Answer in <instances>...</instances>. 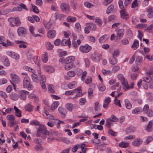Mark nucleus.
Instances as JSON below:
<instances>
[{"mask_svg":"<svg viewBox=\"0 0 153 153\" xmlns=\"http://www.w3.org/2000/svg\"><path fill=\"white\" fill-rule=\"evenodd\" d=\"M49 132L47 130L46 127L43 124H40L38 128L37 129L36 136L39 137L40 134L44 135H48Z\"/></svg>","mask_w":153,"mask_h":153,"instance_id":"obj_1","label":"nucleus"},{"mask_svg":"<svg viewBox=\"0 0 153 153\" xmlns=\"http://www.w3.org/2000/svg\"><path fill=\"white\" fill-rule=\"evenodd\" d=\"M119 119L114 115H111L109 118L106 119L105 125L107 127L109 128L113 125V123L118 122Z\"/></svg>","mask_w":153,"mask_h":153,"instance_id":"obj_2","label":"nucleus"},{"mask_svg":"<svg viewBox=\"0 0 153 153\" xmlns=\"http://www.w3.org/2000/svg\"><path fill=\"white\" fill-rule=\"evenodd\" d=\"M23 68L25 70L28 71L32 73V74H31V78L33 82H39V80L37 76L35 74V70L26 66H24L23 67Z\"/></svg>","mask_w":153,"mask_h":153,"instance_id":"obj_3","label":"nucleus"},{"mask_svg":"<svg viewBox=\"0 0 153 153\" xmlns=\"http://www.w3.org/2000/svg\"><path fill=\"white\" fill-rule=\"evenodd\" d=\"M30 79L28 76H26L24 78L23 82V86L24 88H27L28 90H32L33 88L32 85L30 84Z\"/></svg>","mask_w":153,"mask_h":153,"instance_id":"obj_4","label":"nucleus"},{"mask_svg":"<svg viewBox=\"0 0 153 153\" xmlns=\"http://www.w3.org/2000/svg\"><path fill=\"white\" fill-rule=\"evenodd\" d=\"M62 11L65 13H68L70 11V7L69 4L66 3H62L60 6Z\"/></svg>","mask_w":153,"mask_h":153,"instance_id":"obj_5","label":"nucleus"},{"mask_svg":"<svg viewBox=\"0 0 153 153\" xmlns=\"http://www.w3.org/2000/svg\"><path fill=\"white\" fill-rule=\"evenodd\" d=\"M91 49V47L88 44H85L84 45L80 46L79 50L82 53H87Z\"/></svg>","mask_w":153,"mask_h":153,"instance_id":"obj_6","label":"nucleus"},{"mask_svg":"<svg viewBox=\"0 0 153 153\" xmlns=\"http://www.w3.org/2000/svg\"><path fill=\"white\" fill-rule=\"evenodd\" d=\"M17 33L19 36H25L27 34L26 29L23 27H20L18 28Z\"/></svg>","mask_w":153,"mask_h":153,"instance_id":"obj_7","label":"nucleus"},{"mask_svg":"<svg viewBox=\"0 0 153 153\" xmlns=\"http://www.w3.org/2000/svg\"><path fill=\"white\" fill-rule=\"evenodd\" d=\"M7 55L11 58L17 59H19V56L18 54L11 51H8L6 52Z\"/></svg>","mask_w":153,"mask_h":153,"instance_id":"obj_8","label":"nucleus"},{"mask_svg":"<svg viewBox=\"0 0 153 153\" xmlns=\"http://www.w3.org/2000/svg\"><path fill=\"white\" fill-rule=\"evenodd\" d=\"M10 77L13 82L15 83H18L20 82V78L16 74H11Z\"/></svg>","mask_w":153,"mask_h":153,"instance_id":"obj_9","label":"nucleus"},{"mask_svg":"<svg viewBox=\"0 0 153 153\" xmlns=\"http://www.w3.org/2000/svg\"><path fill=\"white\" fill-rule=\"evenodd\" d=\"M143 142V140L140 138H138L136 139L133 141L132 144L134 146H137L142 144Z\"/></svg>","mask_w":153,"mask_h":153,"instance_id":"obj_10","label":"nucleus"},{"mask_svg":"<svg viewBox=\"0 0 153 153\" xmlns=\"http://www.w3.org/2000/svg\"><path fill=\"white\" fill-rule=\"evenodd\" d=\"M116 36L117 39H120L123 37L124 33V30L123 29H120L117 31Z\"/></svg>","mask_w":153,"mask_h":153,"instance_id":"obj_11","label":"nucleus"},{"mask_svg":"<svg viewBox=\"0 0 153 153\" xmlns=\"http://www.w3.org/2000/svg\"><path fill=\"white\" fill-rule=\"evenodd\" d=\"M29 92L25 90H21L20 92V99L25 100L26 99V96L28 95Z\"/></svg>","mask_w":153,"mask_h":153,"instance_id":"obj_12","label":"nucleus"},{"mask_svg":"<svg viewBox=\"0 0 153 153\" xmlns=\"http://www.w3.org/2000/svg\"><path fill=\"white\" fill-rule=\"evenodd\" d=\"M44 70L49 73L53 72L55 71L54 68L50 65H46L43 67Z\"/></svg>","mask_w":153,"mask_h":153,"instance_id":"obj_13","label":"nucleus"},{"mask_svg":"<svg viewBox=\"0 0 153 153\" xmlns=\"http://www.w3.org/2000/svg\"><path fill=\"white\" fill-rule=\"evenodd\" d=\"M121 17L124 19H128L129 16L126 10L125 9H123L120 11Z\"/></svg>","mask_w":153,"mask_h":153,"instance_id":"obj_14","label":"nucleus"},{"mask_svg":"<svg viewBox=\"0 0 153 153\" xmlns=\"http://www.w3.org/2000/svg\"><path fill=\"white\" fill-rule=\"evenodd\" d=\"M147 12L148 13L147 16L149 18L153 17V7H148L146 9Z\"/></svg>","mask_w":153,"mask_h":153,"instance_id":"obj_15","label":"nucleus"},{"mask_svg":"<svg viewBox=\"0 0 153 153\" xmlns=\"http://www.w3.org/2000/svg\"><path fill=\"white\" fill-rule=\"evenodd\" d=\"M59 112L62 115L61 117L62 118H65L67 111L65 108L62 107H59L58 109Z\"/></svg>","mask_w":153,"mask_h":153,"instance_id":"obj_16","label":"nucleus"},{"mask_svg":"<svg viewBox=\"0 0 153 153\" xmlns=\"http://www.w3.org/2000/svg\"><path fill=\"white\" fill-rule=\"evenodd\" d=\"M42 113L43 116L47 119H52L53 118V117L49 114V113L47 111H42Z\"/></svg>","mask_w":153,"mask_h":153,"instance_id":"obj_17","label":"nucleus"},{"mask_svg":"<svg viewBox=\"0 0 153 153\" xmlns=\"http://www.w3.org/2000/svg\"><path fill=\"white\" fill-rule=\"evenodd\" d=\"M75 59V57L72 56H70L65 58L64 63H73L72 62Z\"/></svg>","mask_w":153,"mask_h":153,"instance_id":"obj_18","label":"nucleus"},{"mask_svg":"<svg viewBox=\"0 0 153 153\" xmlns=\"http://www.w3.org/2000/svg\"><path fill=\"white\" fill-rule=\"evenodd\" d=\"M66 108L69 111H71L75 107V105L71 103H68L65 105Z\"/></svg>","mask_w":153,"mask_h":153,"instance_id":"obj_19","label":"nucleus"},{"mask_svg":"<svg viewBox=\"0 0 153 153\" xmlns=\"http://www.w3.org/2000/svg\"><path fill=\"white\" fill-rule=\"evenodd\" d=\"M56 35V31L53 30H50L47 33L48 37L50 39L54 38Z\"/></svg>","mask_w":153,"mask_h":153,"instance_id":"obj_20","label":"nucleus"},{"mask_svg":"<svg viewBox=\"0 0 153 153\" xmlns=\"http://www.w3.org/2000/svg\"><path fill=\"white\" fill-rule=\"evenodd\" d=\"M3 62L4 65L7 67L10 66V63L8 58L6 56L3 57Z\"/></svg>","mask_w":153,"mask_h":153,"instance_id":"obj_21","label":"nucleus"},{"mask_svg":"<svg viewBox=\"0 0 153 153\" xmlns=\"http://www.w3.org/2000/svg\"><path fill=\"white\" fill-rule=\"evenodd\" d=\"M109 38L108 35H104L100 37L99 39V42L100 43L105 42Z\"/></svg>","mask_w":153,"mask_h":153,"instance_id":"obj_22","label":"nucleus"},{"mask_svg":"<svg viewBox=\"0 0 153 153\" xmlns=\"http://www.w3.org/2000/svg\"><path fill=\"white\" fill-rule=\"evenodd\" d=\"M10 98L13 100H16L19 98L18 95L15 93H12L10 94Z\"/></svg>","mask_w":153,"mask_h":153,"instance_id":"obj_23","label":"nucleus"},{"mask_svg":"<svg viewBox=\"0 0 153 153\" xmlns=\"http://www.w3.org/2000/svg\"><path fill=\"white\" fill-rule=\"evenodd\" d=\"M110 102L111 100L110 97H105L104 100V103L103 104V107L105 108H106Z\"/></svg>","mask_w":153,"mask_h":153,"instance_id":"obj_24","label":"nucleus"},{"mask_svg":"<svg viewBox=\"0 0 153 153\" xmlns=\"http://www.w3.org/2000/svg\"><path fill=\"white\" fill-rule=\"evenodd\" d=\"M121 82L122 85H123V88L125 91L127 89H129V85L127 81L126 80Z\"/></svg>","mask_w":153,"mask_h":153,"instance_id":"obj_25","label":"nucleus"},{"mask_svg":"<svg viewBox=\"0 0 153 153\" xmlns=\"http://www.w3.org/2000/svg\"><path fill=\"white\" fill-rule=\"evenodd\" d=\"M86 26L91 30H94L96 28V25L92 23H88L86 24Z\"/></svg>","mask_w":153,"mask_h":153,"instance_id":"obj_26","label":"nucleus"},{"mask_svg":"<svg viewBox=\"0 0 153 153\" xmlns=\"http://www.w3.org/2000/svg\"><path fill=\"white\" fill-rule=\"evenodd\" d=\"M152 121H150L146 126V130L148 132H151L152 131Z\"/></svg>","mask_w":153,"mask_h":153,"instance_id":"obj_27","label":"nucleus"},{"mask_svg":"<svg viewBox=\"0 0 153 153\" xmlns=\"http://www.w3.org/2000/svg\"><path fill=\"white\" fill-rule=\"evenodd\" d=\"M124 102L126 107L127 109H130L131 108L132 105L128 99H125L124 100Z\"/></svg>","mask_w":153,"mask_h":153,"instance_id":"obj_28","label":"nucleus"},{"mask_svg":"<svg viewBox=\"0 0 153 153\" xmlns=\"http://www.w3.org/2000/svg\"><path fill=\"white\" fill-rule=\"evenodd\" d=\"M137 0H134L131 5V8L135 10H137L138 8V4L137 3Z\"/></svg>","mask_w":153,"mask_h":153,"instance_id":"obj_29","label":"nucleus"},{"mask_svg":"<svg viewBox=\"0 0 153 153\" xmlns=\"http://www.w3.org/2000/svg\"><path fill=\"white\" fill-rule=\"evenodd\" d=\"M14 108L15 110V116L18 117H21L22 116L21 111L15 106H14Z\"/></svg>","mask_w":153,"mask_h":153,"instance_id":"obj_30","label":"nucleus"},{"mask_svg":"<svg viewBox=\"0 0 153 153\" xmlns=\"http://www.w3.org/2000/svg\"><path fill=\"white\" fill-rule=\"evenodd\" d=\"M77 85V83L75 81L72 82L68 85V87L70 89H72L76 87Z\"/></svg>","mask_w":153,"mask_h":153,"instance_id":"obj_31","label":"nucleus"},{"mask_svg":"<svg viewBox=\"0 0 153 153\" xmlns=\"http://www.w3.org/2000/svg\"><path fill=\"white\" fill-rule=\"evenodd\" d=\"M65 64L64 66L65 69L66 70H68L71 69L73 67V63H65Z\"/></svg>","mask_w":153,"mask_h":153,"instance_id":"obj_32","label":"nucleus"},{"mask_svg":"<svg viewBox=\"0 0 153 153\" xmlns=\"http://www.w3.org/2000/svg\"><path fill=\"white\" fill-rule=\"evenodd\" d=\"M142 112V109L140 108H136L132 110V113L134 114H139Z\"/></svg>","mask_w":153,"mask_h":153,"instance_id":"obj_33","label":"nucleus"},{"mask_svg":"<svg viewBox=\"0 0 153 153\" xmlns=\"http://www.w3.org/2000/svg\"><path fill=\"white\" fill-rule=\"evenodd\" d=\"M119 147L121 148H126L128 146L129 143L127 142H125L123 141L119 143Z\"/></svg>","mask_w":153,"mask_h":153,"instance_id":"obj_34","label":"nucleus"},{"mask_svg":"<svg viewBox=\"0 0 153 153\" xmlns=\"http://www.w3.org/2000/svg\"><path fill=\"white\" fill-rule=\"evenodd\" d=\"M139 46V42L137 40H134V43L131 46V48L134 50L136 49Z\"/></svg>","mask_w":153,"mask_h":153,"instance_id":"obj_35","label":"nucleus"},{"mask_svg":"<svg viewBox=\"0 0 153 153\" xmlns=\"http://www.w3.org/2000/svg\"><path fill=\"white\" fill-rule=\"evenodd\" d=\"M59 104V103L58 102H54L51 105V109L53 110H55L57 108Z\"/></svg>","mask_w":153,"mask_h":153,"instance_id":"obj_36","label":"nucleus"},{"mask_svg":"<svg viewBox=\"0 0 153 153\" xmlns=\"http://www.w3.org/2000/svg\"><path fill=\"white\" fill-rule=\"evenodd\" d=\"M44 53L42 57V60L44 62L46 63L48 60V54L46 52H45Z\"/></svg>","mask_w":153,"mask_h":153,"instance_id":"obj_37","label":"nucleus"},{"mask_svg":"<svg viewBox=\"0 0 153 153\" xmlns=\"http://www.w3.org/2000/svg\"><path fill=\"white\" fill-rule=\"evenodd\" d=\"M14 25L15 26H19L21 25V22L19 17L14 18Z\"/></svg>","mask_w":153,"mask_h":153,"instance_id":"obj_38","label":"nucleus"},{"mask_svg":"<svg viewBox=\"0 0 153 153\" xmlns=\"http://www.w3.org/2000/svg\"><path fill=\"white\" fill-rule=\"evenodd\" d=\"M67 21L68 22H73L76 21V18L74 17L68 16L67 18Z\"/></svg>","mask_w":153,"mask_h":153,"instance_id":"obj_39","label":"nucleus"},{"mask_svg":"<svg viewBox=\"0 0 153 153\" xmlns=\"http://www.w3.org/2000/svg\"><path fill=\"white\" fill-rule=\"evenodd\" d=\"M70 43V42L69 40L63 39L62 40L61 44L62 46H65Z\"/></svg>","mask_w":153,"mask_h":153,"instance_id":"obj_40","label":"nucleus"},{"mask_svg":"<svg viewBox=\"0 0 153 153\" xmlns=\"http://www.w3.org/2000/svg\"><path fill=\"white\" fill-rule=\"evenodd\" d=\"M14 18H10L8 19V22L11 27H13L15 26L14 24H13V23L14 22Z\"/></svg>","mask_w":153,"mask_h":153,"instance_id":"obj_41","label":"nucleus"},{"mask_svg":"<svg viewBox=\"0 0 153 153\" xmlns=\"http://www.w3.org/2000/svg\"><path fill=\"white\" fill-rule=\"evenodd\" d=\"M25 108L26 110L30 112L32 111L33 106L30 104H28L25 106Z\"/></svg>","mask_w":153,"mask_h":153,"instance_id":"obj_42","label":"nucleus"},{"mask_svg":"<svg viewBox=\"0 0 153 153\" xmlns=\"http://www.w3.org/2000/svg\"><path fill=\"white\" fill-rule=\"evenodd\" d=\"M34 149L36 151H42L44 149V148L41 146V144H38L35 146Z\"/></svg>","mask_w":153,"mask_h":153,"instance_id":"obj_43","label":"nucleus"},{"mask_svg":"<svg viewBox=\"0 0 153 153\" xmlns=\"http://www.w3.org/2000/svg\"><path fill=\"white\" fill-rule=\"evenodd\" d=\"M46 46L47 49L48 50H51L53 48V45H52L49 42H47L46 43Z\"/></svg>","mask_w":153,"mask_h":153,"instance_id":"obj_44","label":"nucleus"},{"mask_svg":"<svg viewBox=\"0 0 153 153\" xmlns=\"http://www.w3.org/2000/svg\"><path fill=\"white\" fill-rule=\"evenodd\" d=\"M110 63L112 65H115L117 63V59L115 57H113L109 60Z\"/></svg>","mask_w":153,"mask_h":153,"instance_id":"obj_45","label":"nucleus"},{"mask_svg":"<svg viewBox=\"0 0 153 153\" xmlns=\"http://www.w3.org/2000/svg\"><path fill=\"white\" fill-rule=\"evenodd\" d=\"M95 22L100 26H101L102 24V20L98 18H96L94 20Z\"/></svg>","mask_w":153,"mask_h":153,"instance_id":"obj_46","label":"nucleus"},{"mask_svg":"<svg viewBox=\"0 0 153 153\" xmlns=\"http://www.w3.org/2000/svg\"><path fill=\"white\" fill-rule=\"evenodd\" d=\"M114 7V5L111 4L108 7L106 10V13H109L113 10Z\"/></svg>","mask_w":153,"mask_h":153,"instance_id":"obj_47","label":"nucleus"},{"mask_svg":"<svg viewBox=\"0 0 153 153\" xmlns=\"http://www.w3.org/2000/svg\"><path fill=\"white\" fill-rule=\"evenodd\" d=\"M32 10L31 9L30 10H32L34 13H38L39 12V10L37 7L35 5L32 4Z\"/></svg>","mask_w":153,"mask_h":153,"instance_id":"obj_48","label":"nucleus"},{"mask_svg":"<svg viewBox=\"0 0 153 153\" xmlns=\"http://www.w3.org/2000/svg\"><path fill=\"white\" fill-rule=\"evenodd\" d=\"M117 78L121 81V82H123L126 79L124 77V76L122 74H119L117 76Z\"/></svg>","mask_w":153,"mask_h":153,"instance_id":"obj_49","label":"nucleus"},{"mask_svg":"<svg viewBox=\"0 0 153 153\" xmlns=\"http://www.w3.org/2000/svg\"><path fill=\"white\" fill-rule=\"evenodd\" d=\"M0 97L4 99L7 97V94L4 91H0Z\"/></svg>","mask_w":153,"mask_h":153,"instance_id":"obj_50","label":"nucleus"},{"mask_svg":"<svg viewBox=\"0 0 153 153\" xmlns=\"http://www.w3.org/2000/svg\"><path fill=\"white\" fill-rule=\"evenodd\" d=\"M153 140V138L151 136H149L147 137L146 140L144 142L145 144H147Z\"/></svg>","mask_w":153,"mask_h":153,"instance_id":"obj_51","label":"nucleus"},{"mask_svg":"<svg viewBox=\"0 0 153 153\" xmlns=\"http://www.w3.org/2000/svg\"><path fill=\"white\" fill-rule=\"evenodd\" d=\"M152 80L150 77V76L144 77L143 78V81L147 83H149Z\"/></svg>","mask_w":153,"mask_h":153,"instance_id":"obj_52","label":"nucleus"},{"mask_svg":"<svg viewBox=\"0 0 153 153\" xmlns=\"http://www.w3.org/2000/svg\"><path fill=\"white\" fill-rule=\"evenodd\" d=\"M102 74L105 75H111L112 74V72L109 70L106 71L104 69L102 70Z\"/></svg>","mask_w":153,"mask_h":153,"instance_id":"obj_53","label":"nucleus"},{"mask_svg":"<svg viewBox=\"0 0 153 153\" xmlns=\"http://www.w3.org/2000/svg\"><path fill=\"white\" fill-rule=\"evenodd\" d=\"M121 43L123 45H126L128 44L129 43V41L128 40L126 39H124L121 40L120 41Z\"/></svg>","mask_w":153,"mask_h":153,"instance_id":"obj_54","label":"nucleus"},{"mask_svg":"<svg viewBox=\"0 0 153 153\" xmlns=\"http://www.w3.org/2000/svg\"><path fill=\"white\" fill-rule=\"evenodd\" d=\"M7 119L10 121L13 120L15 119V117L12 114L8 115L6 117Z\"/></svg>","mask_w":153,"mask_h":153,"instance_id":"obj_55","label":"nucleus"},{"mask_svg":"<svg viewBox=\"0 0 153 153\" xmlns=\"http://www.w3.org/2000/svg\"><path fill=\"white\" fill-rule=\"evenodd\" d=\"M30 124L32 125L38 126L39 125V122L36 120L31 121Z\"/></svg>","mask_w":153,"mask_h":153,"instance_id":"obj_56","label":"nucleus"},{"mask_svg":"<svg viewBox=\"0 0 153 153\" xmlns=\"http://www.w3.org/2000/svg\"><path fill=\"white\" fill-rule=\"evenodd\" d=\"M67 74L69 76L72 77L75 76V73L73 71H69L68 72Z\"/></svg>","mask_w":153,"mask_h":153,"instance_id":"obj_57","label":"nucleus"},{"mask_svg":"<svg viewBox=\"0 0 153 153\" xmlns=\"http://www.w3.org/2000/svg\"><path fill=\"white\" fill-rule=\"evenodd\" d=\"M149 107L148 105L146 104L145 105L143 108V112L144 113H147V112L149 111L148 109Z\"/></svg>","mask_w":153,"mask_h":153,"instance_id":"obj_58","label":"nucleus"},{"mask_svg":"<svg viewBox=\"0 0 153 153\" xmlns=\"http://www.w3.org/2000/svg\"><path fill=\"white\" fill-rule=\"evenodd\" d=\"M53 86L51 85H49L48 86V91L52 93H54V91L53 88Z\"/></svg>","mask_w":153,"mask_h":153,"instance_id":"obj_59","label":"nucleus"},{"mask_svg":"<svg viewBox=\"0 0 153 153\" xmlns=\"http://www.w3.org/2000/svg\"><path fill=\"white\" fill-rule=\"evenodd\" d=\"M119 54V52L118 50L115 49L114 50V52L113 53V57H116L118 56Z\"/></svg>","mask_w":153,"mask_h":153,"instance_id":"obj_60","label":"nucleus"},{"mask_svg":"<svg viewBox=\"0 0 153 153\" xmlns=\"http://www.w3.org/2000/svg\"><path fill=\"white\" fill-rule=\"evenodd\" d=\"M113 0H104L102 2L103 5L107 6L111 3Z\"/></svg>","mask_w":153,"mask_h":153,"instance_id":"obj_61","label":"nucleus"},{"mask_svg":"<svg viewBox=\"0 0 153 153\" xmlns=\"http://www.w3.org/2000/svg\"><path fill=\"white\" fill-rule=\"evenodd\" d=\"M138 37L139 38L140 40H141L142 37L143 36V34L142 31L140 30H138Z\"/></svg>","mask_w":153,"mask_h":153,"instance_id":"obj_62","label":"nucleus"},{"mask_svg":"<svg viewBox=\"0 0 153 153\" xmlns=\"http://www.w3.org/2000/svg\"><path fill=\"white\" fill-rule=\"evenodd\" d=\"M146 74L149 76L152 75L153 74V69L151 68L149 69L146 72Z\"/></svg>","mask_w":153,"mask_h":153,"instance_id":"obj_63","label":"nucleus"},{"mask_svg":"<svg viewBox=\"0 0 153 153\" xmlns=\"http://www.w3.org/2000/svg\"><path fill=\"white\" fill-rule=\"evenodd\" d=\"M146 95L150 100H153V94L152 93L148 92L146 93Z\"/></svg>","mask_w":153,"mask_h":153,"instance_id":"obj_64","label":"nucleus"}]
</instances>
